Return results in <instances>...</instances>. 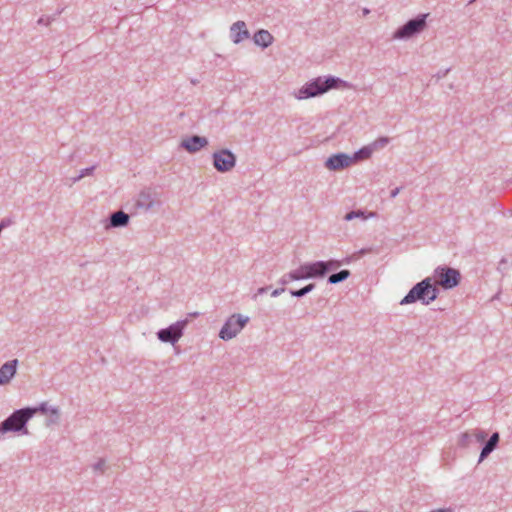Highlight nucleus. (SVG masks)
Wrapping results in <instances>:
<instances>
[{"label": "nucleus", "instance_id": "20e7f679", "mask_svg": "<svg viewBox=\"0 0 512 512\" xmlns=\"http://www.w3.org/2000/svg\"><path fill=\"white\" fill-rule=\"evenodd\" d=\"M427 17L428 14H419L415 18L408 20L393 33L392 38L396 40H407L420 34L427 25Z\"/></svg>", "mask_w": 512, "mask_h": 512}, {"label": "nucleus", "instance_id": "7ed1b4c3", "mask_svg": "<svg viewBox=\"0 0 512 512\" xmlns=\"http://www.w3.org/2000/svg\"><path fill=\"white\" fill-rule=\"evenodd\" d=\"M34 416V410L25 407L15 410L0 424V435L7 432H18L27 435V422Z\"/></svg>", "mask_w": 512, "mask_h": 512}, {"label": "nucleus", "instance_id": "cd10ccee", "mask_svg": "<svg viewBox=\"0 0 512 512\" xmlns=\"http://www.w3.org/2000/svg\"><path fill=\"white\" fill-rule=\"evenodd\" d=\"M106 467V462L104 459H99L94 465L93 469L96 472L104 473Z\"/></svg>", "mask_w": 512, "mask_h": 512}, {"label": "nucleus", "instance_id": "4468645a", "mask_svg": "<svg viewBox=\"0 0 512 512\" xmlns=\"http://www.w3.org/2000/svg\"><path fill=\"white\" fill-rule=\"evenodd\" d=\"M500 441V435L498 432H494L490 438L485 442L481 449L478 463L484 461L498 446Z\"/></svg>", "mask_w": 512, "mask_h": 512}, {"label": "nucleus", "instance_id": "f704fd0d", "mask_svg": "<svg viewBox=\"0 0 512 512\" xmlns=\"http://www.w3.org/2000/svg\"><path fill=\"white\" fill-rule=\"evenodd\" d=\"M354 259L353 256H348L342 260L343 264H349Z\"/></svg>", "mask_w": 512, "mask_h": 512}, {"label": "nucleus", "instance_id": "6e6552de", "mask_svg": "<svg viewBox=\"0 0 512 512\" xmlns=\"http://www.w3.org/2000/svg\"><path fill=\"white\" fill-rule=\"evenodd\" d=\"M188 324V320H179L167 328H162V342L170 343L173 346L182 337L184 329Z\"/></svg>", "mask_w": 512, "mask_h": 512}, {"label": "nucleus", "instance_id": "0eeeda50", "mask_svg": "<svg viewBox=\"0 0 512 512\" xmlns=\"http://www.w3.org/2000/svg\"><path fill=\"white\" fill-rule=\"evenodd\" d=\"M213 166L220 173L231 171L237 162L236 155L229 149L223 148L212 154Z\"/></svg>", "mask_w": 512, "mask_h": 512}, {"label": "nucleus", "instance_id": "c756f323", "mask_svg": "<svg viewBox=\"0 0 512 512\" xmlns=\"http://www.w3.org/2000/svg\"><path fill=\"white\" fill-rule=\"evenodd\" d=\"M55 18L54 17H46V16H42L38 19L37 23L39 25H46L48 26L51 21H53Z\"/></svg>", "mask_w": 512, "mask_h": 512}, {"label": "nucleus", "instance_id": "aec40b11", "mask_svg": "<svg viewBox=\"0 0 512 512\" xmlns=\"http://www.w3.org/2000/svg\"><path fill=\"white\" fill-rule=\"evenodd\" d=\"M351 275V272L347 269L340 270L339 272L333 273L328 276L327 282L329 284H338L347 280Z\"/></svg>", "mask_w": 512, "mask_h": 512}, {"label": "nucleus", "instance_id": "9d476101", "mask_svg": "<svg viewBox=\"0 0 512 512\" xmlns=\"http://www.w3.org/2000/svg\"><path fill=\"white\" fill-rule=\"evenodd\" d=\"M208 139L204 136L193 135L183 139L180 147L189 153H196L208 145Z\"/></svg>", "mask_w": 512, "mask_h": 512}, {"label": "nucleus", "instance_id": "6ab92c4d", "mask_svg": "<svg viewBox=\"0 0 512 512\" xmlns=\"http://www.w3.org/2000/svg\"><path fill=\"white\" fill-rule=\"evenodd\" d=\"M30 409L34 410V415L37 412H41L43 414H46V413L50 412L52 415L55 416V419L52 420L53 422H57L58 419H59L58 408H56V407L50 408L46 402H43V403H41L40 405H38L36 407H30Z\"/></svg>", "mask_w": 512, "mask_h": 512}, {"label": "nucleus", "instance_id": "473e14b6", "mask_svg": "<svg viewBox=\"0 0 512 512\" xmlns=\"http://www.w3.org/2000/svg\"><path fill=\"white\" fill-rule=\"evenodd\" d=\"M400 190H401V187H396L395 189H393L390 193V197L395 198L399 194Z\"/></svg>", "mask_w": 512, "mask_h": 512}, {"label": "nucleus", "instance_id": "a19ab883", "mask_svg": "<svg viewBox=\"0 0 512 512\" xmlns=\"http://www.w3.org/2000/svg\"><path fill=\"white\" fill-rule=\"evenodd\" d=\"M4 221V228L8 225V222H6V220H3Z\"/></svg>", "mask_w": 512, "mask_h": 512}, {"label": "nucleus", "instance_id": "7c9ffc66", "mask_svg": "<svg viewBox=\"0 0 512 512\" xmlns=\"http://www.w3.org/2000/svg\"><path fill=\"white\" fill-rule=\"evenodd\" d=\"M289 276H290V272H289V273L284 274V275L280 278L279 283H280L281 285H286V284H288V283H289V282H291V281H295V279H290V278H289Z\"/></svg>", "mask_w": 512, "mask_h": 512}, {"label": "nucleus", "instance_id": "f8f14e48", "mask_svg": "<svg viewBox=\"0 0 512 512\" xmlns=\"http://www.w3.org/2000/svg\"><path fill=\"white\" fill-rule=\"evenodd\" d=\"M130 216L126 212L120 210L110 214L104 225L105 229L123 228L129 224Z\"/></svg>", "mask_w": 512, "mask_h": 512}, {"label": "nucleus", "instance_id": "58836bf2", "mask_svg": "<svg viewBox=\"0 0 512 512\" xmlns=\"http://www.w3.org/2000/svg\"><path fill=\"white\" fill-rule=\"evenodd\" d=\"M156 336L160 340V330L156 332Z\"/></svg>", "mask_w": 512, "mask_h": 512}, {"label": "nucleus", "instance_id": "9b49d317", "mask_svg": "<svg viewBox=\"0 0 512 512\" xmlns=\"http://www.w3.org/2000/svg\"><path fill=\"white\" fill-rule=\"evenodd\" d=\"M230 37L234 44H239L245 39L250 37V32L247 29L246 23L238 20L230 27Z\"/></svg>", "mask_w": 512, "mask_h": 512}, {"label": "nucleus", "instance_id": "f257e3e1", "mask_svg": "<svg viewBox=\"0 0 512 512\" xmlns=\"http://www.w3.org/2000/svg\"><path fill=\"white\" fill-rule=\"evenodd\" d=\"M346 85V82L335 76H327L325 78L317 77L305 83L294 96L299 100L317 97L323 95L327 91Z\"/></svg>", "mask_w": 512, "mask_h": 512}, {"label": "nucleus", "instance_id": "a211bd4d", "mask_svg": "<svg viewBox=\"0 0 512 512\" xmlns=\"http://www.w3.org/2000/svg\"><path fill=\"white\" fill-rule=\"evenodd\" d=\"M374 152V147L370 145H367V146H364L362 147L361 149H359L358 151H356L352 156V163L354 162H357V161H362V160H366V159H369L372 155V153Z\"/></svg>", "mask_w": 512, "mask_h": 512}, {"label": "nucleus", "instance_id": "c85d7f7f", "mask_svg": "<svg viewBox=\"0 0 512 512\" xmlns=\"http://www.w3.org/2000/svg\"><path fill=\"white\" fill-rule=\"evenodd\" d=\"M96 168V165H93V166H90V167H87V168H84L80 171V177L84 178L85 176H89V175H92V173L94 172Z\"/></svg>", "mask_w": 512, "mask_h": 512}, {"label": "nucleus", "instance_id": "72a5a7b5", "mask_svg": "<svg viewBox=\"0 0 512 512\" xmlns=\"http://www.w3.org/2000/svg\"><path fill=\"white\" fill-rule=\"evenodd\" d=\"M269 289V287H261L257 290V293L255 294V297L258 296V295H262L264 293L267 292V290Z\"/></svg>", "mask_w": 512, "mask_h": 512}, {"label": "nucleus", "instance_id": "ea45409f", "mask_svg": "<svg viewBox=\"0 0 512 512\" xmlns=\"http://www.w3.org/2000/svg\"><path fill=\"white\" fill-rule=\"evenodd\" d=\"M360 254H365L366 253V250L365 249H362L359 251Z\"/></svg>", "mask_w": 512, "mask_h": 512}, {"label": "nucleus", "instance_id": "f03ea898", "mask_svg": "<svg viewBox=\"0 0 512 512\" xmlns=\"http://www.w3.org/2000/svg\"><path fill=\"white\" fill-rule=\"evenodd\" d=\"M439 292L438 287L433 283V278L426 277L409 290L400 304L407 305L420 301L424 305H429L438 298Z\"/></svg>", "mask_w": 512, "mask_h": 512}, {"label": "nucleus", "instance_id": "5701e85b", "mask_svg": "<svg viewBox=\"0 0 512 512\" xmlns=\"http://www.w3.org/2000/svg\"><path fill=\"white\" fill-rule=\"evenodd\" d=\"M473 442V437L471 431H467L461 433L458 439V445L460 447L466 448Z\"/></svg>", "mask_w": 512, "mask_h": 512}, {"label": "nucleus", "instance_id": "bb28decb", "mask_svg": "<svg viewBox=\"0 0 512 512\" xmlns=\"http://www.w3.org/2000/svg\"><path fill=\"white\" fill-rule=\"evenodd\" d=\"M388 143H389V138L388 137H380L377 140H375L371 144V146L374 147V150H376V149L385 147Z\"/></svg>", "mask_w": 512, "mask_h": 512}, {"label": "nucleus", "instance_id": "2f4dec72", "mask_svg": "<svg viewBox=\"0 0 512 512\" xmlns=\"http://www.w3.org/2000/svg\"><path fill=\"white\" fill-rule=\"evenodd\" d=\"M285 291V288H277V289H274L271 293V296L272 297H278L279 295H281L283 292Z\"/></svg>", "mask_w": 512, "mask_h": 512}, {"label": "nucleus", "instance_id": "423d86ee", "mask_svg": "<svg viewBox=\"0 0 512 512\" xmlns=\"http://www.w3.org/2000/svg\"><path fill=\"white\" fill-rule=\"evenodd\" d=\"M249 322V317L242 314H232L219 331V338L229 341L235 338Z\"/></svg>", "mask_w": 512, "mask_h": 512}, {"label": "nucleus", "instance_id": "4be33fe9", "mask_svg": "<svg viewBox=\"0 0 512 512\" xmlns=\"http://www.w3.org/2000/svg\"><path fill=\"white\" fill-rule=\"evenodd\" d=\"M314 288H315V284L310 283L300 289L290 290L289 293L293 297L301 298V297H304L305 295H307L308 293H310Z\"/></svg>", "mask_w": 512, "mask_h": 512}, {"label": "nucleus", "instance_id": "393cba45", "mask_svg": "<svg viewBox=\"0 0 512 512\" xmlns=\"http://www.w3.org/2000/svg\"><path fill=\"white\" fill-rule=\"evenodd\" d=\"M356 218L366 219V216L364 215V211H362V210H353V211L348 212L344 216V220L345 221H351V220L356 219Z\"/></svg>", "mask_w": 512, "mask_h": 512}, {"label": "nucleus", "instance_id": "ddd939ff", "mask_svg": "<svg viewBox=\"0 0 512 512\" xmlns=\"http://www.w3.org/2000/svg\"><path fill=\"white\" fill-rule=\"evenodd\" d=\"M19 362L17 359H13L5 362L0 367V386L8 384L15 376L17 372V366Z\"/></svg>", "mask_w": 512, "mask_h": 512}, {"label": "nucleus", "instance_id": "e433bc0d", "mask_svg": "<svg viewBox=\"0 0 512 512\" xmlns=\"http://www.w3.org/2000/svg\"><path fill=\"white\" fill-rule=\"evenodd\" d=\"M362 13L364 16H366L370 13V10L368 8H363Z\"/></svg>", "mask_w": 512, "mask_h": 512}, {"label": "nucleus", "instance_id": "4c0bfd02", "mask_svg": "<svg viewBox=\"0 0 512 512\" xmlns=\"http://www.w3.org/2000/svg\"><path fill=\"white\" fill-rule=\"evenodd\" d=\"M504 264H506V260H505V259H502V260L500 261V263H499V267H498V269H501V265H504Z\"/></svg>", "mask_w": 512, "mask_h": 512}, {"label": "nucleus", "instance_id": "dca6fc26", "mask_svg": "<svg viewBox=\"0 0 512 512\" xmlns=\"http://www.w3.org/2000/svg\"><path fill=\"white\" fill-rule=\"evenodd\" d=\"M273 40L274 37L272 34L265 29H260L253 35V42L262 48L270 46L273 43Z\"/></svg>", "mask_w": 512, "mask_h": 512}, {"label": "nucleus", "instance_id": "a878e982", "mask_svg": "<svg viewBox=\"0 0 512 512\" xmlns=\"http://www.w3.org/2000/svg\"><path fill=\"white\" fill-rule=\"evenodd\" d=\"M324 263H326L327 265V273L336 270L343 265V262L341 260L336 259H330L328 261H324Z\"/></svg>", "mask_w": 512, "mask_h": 512}, {"label": "nucleus", "instance_id": "412c9836", "mask_svg": "<svg viewBox=\"0 0 512 512\" xmlns=\"http://www.w3.org/2000/svg\"><path fill=\"white\" fill-rule=\"evenodd\" d=\"M289 278L295 279V281L309 279L307 263H304L300 265L297 269L290 271Z\"/></svg>", "mask_w": 512, "mask_h": 512}, {"label": "nucleus", "instance_id": "2eb2a0df", "mask_svg": "<svg viewBox=\"0 0 512 512\" xmlns=\"http://www.w3.org/2000/svg\"><path fill=\"white\" fill-rule=\"evenodd\" d=\"M308 276L311 278H323L327 274V265L323 260L307 262Z\"/></svg>", "mask_w": 512, "mask_h": 512}, {"label": "nucleus", "instance_id": "c9c22d12", "mask_svg": "<svg viewBox=\"0 0 512 512\" xmlns=\"http://www.w3.org/2000/svg\"><path fill=\"white\" fill-rule=\"evenodd\" d=\"M81 179H82V177H80V174H79L78 176L72 178V183H76V182H78Z\"/></svg>", "mask_w": 512, "mask_h": 512}, {"label": "nucleus", "instance_id": "39448f33", "mask_svg": "<svg viewBox=\"0 0 512 512\" xmlns=\"http://www.w3.org/2000/svg\"><path fill=\"white\" fill-rule=\"evenodd\" d=\"M436 286L442 287L444 290H450L460 284L461 273L459 270L449 266H438L433 272Z\"/></svg>", "mask_w": 512, "mask_h": 512}, {"label": "nucleus", "instance_id": "1a4fd4ad", "mask_svg": "<svg viewBox=\"0 0 512 512\" xmlns=\"http://www.w3.org/2000/svg\"><path fill=\"white\" fill-rule=\"evenodd\" d=\"M351 164L352 158L346 153L333 154L325 161V167L331 171L343 170Z\"/></svg>", "mask_w": 512, "mask_h": 512}, {"label": "nucleus", "instance_id": "79ce46f5", "mask_svg": "<svg viewBox=\"0 0 512 512\" xmlns=\"http://www.w3.org/2000/svg\"><path fill=\"white\" fill-rule=\"evenodd\" d=\"M474 0H472L471 2H473Z\"/></svg>", "mask_w": 512, "mask_h": 512}, {"label": "nucleus", "instance_id": "b1692460", "mask_svg": "<svg viewBox=\"0 0 512 512\" xmlns=\"http://www.w3.org/2000/svg\"><path fill=\"white\" fill-rule=\"evenodd\" d=\"M471 433H472L473 440L478 443L483 442L488 435L486 431L481 430V429H474L471 431Z\"/></svg>", "mask_w": 512, "mask_h": 512}, {"label": "nucleus", "instance_id": "f3484780", "mask_svg": "<svg viewBox=\"0 0 512 512\" xmlns=\"http://www.w3.org/2000/svg\"><path fill=\"white\" fill-rule=\"evenodd\" d=\"M153 204L154 200L152 199L150 191H141L136 201V206L138 208L148 210L153 206Z\"/></svg>", "mask_w": 512, "mask_h": 512}]
</instances>
